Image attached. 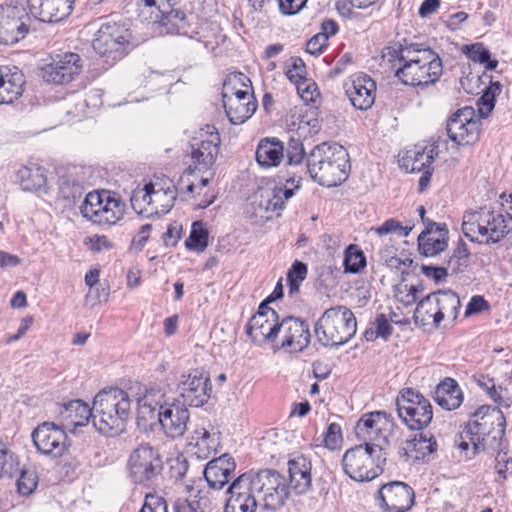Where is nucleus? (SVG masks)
Returning a JSON list of instances; mask_svg holds the SVG:
<instances>
[{
    "label": "nucleus",
    "instance_id": "1",
    "mask_svg": "<svg viewBox=\"0 0 512 512\" xmlns=\"http://www.w3.org/2000/svg\"><path fill=\"white\" fill-rule=\"evenodd\" d=\"M395 62V76L405 85L428 86L435 84L443 74L440 56L431 48H420L417 44L388 48L383 59Z\"/></svg>",
    "mask_w": 512,
    "mask_h": 512
},
{
    "label": "nucleus",
    "instance_id": "2",
    "mask_svg": "<svg viewBox=\"0 0 512 512\" xmlns=\"http://www.w3.org/2000/svg\"><path fill=\"white\" fill-rule=\"evenodd\" d=\"M307 170L320 185H340L347 179L350 171L349 154L338 143L323 142L309 153Z\"/></svg>",
    "mask_w": 512,
    "mask_h": 512
},
{
    "label": "nucleus",
    "instance_id": "3",
    "mask_svg": "<svg viewBox=\"0 0 512 512\" xmlns=\"http://www.w3.org/2000/svg\"><path fill=\"white\" fill-rule=\"evenodd\" d=\"M128 393L112 387L101 390L93 401V425L103 435L113 437L125 431L130 414Z\"/></svg>",
    "mask_w": 512,
    "mask_h": 512
},
{
    "label": "nucleus",
    "instance_id": "4",
    "mask_svg": "<svg viewBox=\"0 0 512 512\" xmlns=\"http://www.w3.org/2000/svg\"><path fill=\"white\" fill-rule=\"evenodd\" d=\"M462 232L471 242L492 245L501 242L509 230L501 212L484 206L464 213Z\"/></svg>",
    "mask_w": 512,
    "mask_h": 512
},
{
    "label": "nucleus",
    "instance_id": "5",
    "mask_svg": "<svg viewBox=\"0 0 512 512\" xmlns=\"http://www.w3.org/2000/svg\"><path fill=\"white\" fill-rule=\"evenodd\" d=\"M357 322L346 306L326 309L314 326L317 341L324 347H337L347 343L356 333Z\"/></svg>",
    "mask_w": 512,
    "mask_h": 512
},
{
    "label": "nucleus",
    "instance_id": "6",
    "mask_svg": "<svg viewBox=\"0 0 512 512\" xmlns=\"http://www.w3.org/2000/svg\"><path fill=\"white\" fill-rule=\"evenodd\" d=\"M386 453L378 444L364 443L348 449L342 458L346 475L352 480L364 482L378 477L384 470Z\"/></svg>",
    "mask_w": 512,
    "mask_h": 512
},
{
    "label": "nucleus",
    "instance_id": "7",
    "mask_svg": "<svg viewBox=\"0 0 512 512\" xmlns=\"http://www.w3.org/2000/svg\"><path fill=\"white\" fill-rule=\"evenodd\" d=\"M305 156L303 143L300 139L290 138L287 145L276 137L262 138L255 152L257 163L263 168L277 167L286 157V165L290 171L303 172L302 162Z\"/></svg>",
    "mask_w": 512,
    "mask_h": 512
},
{
    "label": "nucleus",
    "instance_id": "8",
    "mask_svg": "<svg viewBox=\"0 0 512 512\" xmlns=\"http://www.w3.org/2000/svg\"><path fill=\"white\" fill-rule=\"evenodd\" d=\"M506 419L503 412L489 405L480 406L464 426V435L473 446L472 454L485 449V438L492 435L494 441H500L505 435Z\"/></svg>",
    "mask_w": 512,
    "mask_h": 512
},
{
    "label": "nucleus",
    "instance_id": "9",
    "mask_svg": "<svg viewBox=\"0 0 512 512\" xmlns=\"http://www.w3.org/2000/svg\"><path fill=\"white\" fill-rule=\"evenodd\" d=\"M163 461L159 451L148 443L135 447L127 460L128 477L134 484L151 487L161 477Z\"/></svg>",
    "mask_w": 512,
    "mask_h": 512
},
{
    "label": "nucleus",
    "instance_id": "10",
    "mask_svg": "<svg viewBox=\"0 0 512 512\" xmlns=\"http://www.w3.org/2000/svg\"><path fill=\"white\" fill-rule=\"evenodd\" d=\"M125 203L107 190L89 192L80 211L83 217L98 225H115L125 214Z\"/></svg>",
    "mask_w": 512,
    "mask_h": 512
},
{
    "label": "nucleus",
    "instance_id": "11",
    "mask_svg": "<svg viewBox=\"0 0 512 512\" xmlns=\"http://www.w3.org/2000/svg\"><path fill=\"white\" fill-rule=\"evenodd\" d=\"M396 407L399 418L411 430H422L433 419L430 401L413 388H405L399 392Z\"/></svg>",
    "mask_w": 512,
    "mask_h": 512
},
{
    "label": "nucleus",
    "instance_id": "12",
    "mask_svg": "<svg viewBox=\"0 0 512 512\" xmlns=\"http://www.w3.org/2000/svg\"><path fill=\"white\" fill-rule=\"evenodd\" d=\"M248 474L252 490L261 496L260 505L263 509L275 511L284 505L289 491L283 475L272 469Z\"/></svg>",
    "mask_w": 512,
    "mask_h": 512
},
{
    "label": "nucleus",
    "instance_id": "13",
    "mask_svg": "<svg viewBox=\"0 0 512 512\" xmlns=\"http://www.w3.org/2000/svg\"><path fill=\"white\" fill-rule=\"evenodd\" d=\"M131 31L117 23L103 24L93 40L94 50L113 61L121 59L130 47Z\"/></svg>",
    "mask_w": 512,
    "mask_h": 512
},
{
    "label": "nucleus",
    "instance_id": "14",
    "mask_svg": "<svg viewBox=\"0 0 512 512\" xmlns=\"http://www.w3.org/2000/svg\"><path fill=\"white\" fill-rule=\"evenodd\" d=\"M31 437L38 452L52 458L64 456L70 446L65 428L54 422L39 424Z\"/></svg>",
    "mask_w": 512,
    "mask_h": 512
},
{
    "label": "nucleus",
    "instance_id": "15",
    "mask_svg": "<svg viewBox=\"0 0 512 512\" xmlns=\"http://www.w3.org/2000/svg\"><path fill=\"white\" fill-rule=\"evenodd\" d=\"M285 186L261 188L253 195V205L262 211H279L284 208L285 201L294 195V190L299 188L302 179L297 171H287Z\"/></svg>",
    "mask_w": 512,
    "mask_h": 512
},
{
    "label": "nucleus",
    "instance_id": "16",
    "mask_svg": "<svg viewBox=\"0 0 512 512\" xmlns=\"http://www.w3.org/2000/svg\"><path fill=\"white\" fill-rule=\"evenodd\" d=\"M177 392L184 406L200 407L208 402L212 392L209 375L197 369L182 374L177 383Z\"/></svg>",
    "mask_w": 512,
    "mask_h": 512
},
{
    "label": "nucleus",
    "instance_id": "17",
    "mask_svg": "<svg viewBox=\"0 0 512 512\" xmlns=\"http://www.w3.org/2000/svg\"><path fill=\"white\" fill-rule=\"evenodd\" d=\"M281 322L278 314L266 302H262L258 311L246 325V334L256 344L274 341L280 334Z\"/></svg>",
    "mask_w": 512,
    "mask_h": 512
},
{
    "label": "nucleus",
    "instance_id": "18",
    "mask_svg": "<svg viewBox=\"0 0 512 512\" xmlns=\"http://www.w3.org/2000/svg\"><path fill=\"white\" fill-rule=\"evenodd\" d=\"M447 134L458 145H473L480 137V121L471 107L457 110L447 122Z\"/></svg>",
    "mask_w": 512,
    "mask_h": 512
},
{
    "label": "nucleus",
    "instance_id": "19",
    "mask_svg": "<svg viewBox=\"0 0 512 512\" xmlns=\"http://www.w3.org/2000/svg\"><path fill=\"white\" fill-rule=\"evenodd\" d=\"M24 8L16 5H0V44L13 45L23 39L29 28Z\"/></svg>",
    "mask_w": 512,
    "mask_h": 512
},
{
    "label": "nucleus",
    "instance_id": "20",
    "mask_svg": "<svg viewBox=\"0 0 512 512\" xmlns=\"http://www.w3.org/2000/svg\"><path fill=\"white\" fill-rule=\"evenodd\" d=\"M82 70V61L78 54L66 52L57 55L52 62L42 68L45 82L63 85L71 82Z\"/></svg>",
    "mask_w": 512,
    "mask_h": 512
},
{
    "label": "nucleus",
    "instance_id": "21",
    "mask_svg": "<svg viewBox=\"0 0 512 512\" xmlns=\"http://www.w3.org/2000/svg\"><path fill=\"white\" fill-rule=\"evenodd\" d=\"M380 506L385 512H407L415 503L413 488L402 481L383 484L378 492Z\"/></svg>",
    "mask_w": 512,
    "mask_h": 512
},
{
    "label": "nucleus",
    "instance_id": "22",
    "mask_svg": "<svg viewBox=\"0 0 512 512\" xmlns=\"http://www.w3.org/2000/svg\"><path fill=\"white\" fill-rule=\"evenodd\" d=\"M229 497L225 505V512H254L260 500L249 480V474L244 473L237 477L228 487Z\"/></svg>",
    "mask_w": 512,
    "mask_h": 512
},
{
    "label": "nucleus",
    "instance_id": "23",
    "mask_svg": "<svg viewBox=\"0 0 512 512\" xmlns=\"http://www.w3.org/2000/svg\"><path fill=\"white\" fill-rule=\"evenodd\" d=\"M220 136L214 126H206L199 139L191 144V157L198 171H207L219 153Z\"/></svg>",
    "mask_w": 512,
    "mask_h": 512
},
{
    "label": "nucleus",
    "instance_id": "24",
    "mask_svg": "<svg viewBox=\"0 0 512 512\" xmlns=\"http://www.w3.org/2000/svg\"><path fill=\"white\" fill-rule=\"evenodd\" d=\"M344 90L356 109L367 110L375 101L376 83L367 74L357 73L350 76L344 82Z\"/></svg>",
    "mask_w": 512,
    "mask_h": 512
},
{
    "label": "nucleus",
    "instance_id": "25",
    "mask_svg": "<svg viewBox=\"0 0 512 512\" xmlns=\"http://www.w3.org/2000/svg\"><path fill=\"white\" fill-rule=\"evenodd\" d=\"M190 414L184 404L166 403L160 406L158 421L164 434L172 439L180 438L187 430Z\"/></svg>",
    "mask_w": 512,
    "mask_h": 512
},
{
    "label": "nucleus",
    "instance_id": "26",
    "mask_svg": "<svg viewBox=\"0 0 512 512\" xmlns=\"http://www.w3.org/2000/svg\"><path fill=\"white\" fill-rule=\"evenodd\" d=\"M280 333L283 335L281 347L289 352H301L310 343L309 325L298 318L286 317L281 321Z\"/></svg>",
    "mask_w": 512,
    "mask_h": 512
},
{
    "label": "nucleus",
    "instance_id": "27",
    "mask_svg": "<svg viewBox=\"0 0 512 512\" xmlns=\"http://www.w3.org/2000/svg\"><path fill=\"white\" fill-rule=\"evenodd\" d=\"M29 12L42 22H60L70 15L74 0H27Z\"/></svg>",
    "mask_w": 512,
    "mask_h": 512
},
{
    "label": "nucleus",
    "instance_id": "28",
    "mask_svg": "<svg viewBox=\"0 0 512 512\" xmlns=\"http://www.w3.org/2000/svg\"><path fill=\"white\" fill-rule=\"evenodd\" d=\"M437 450L434 436L428 432H421L412 439L404 441L399 447L398 454L406 462L415 463L424 461Z\"/></svg>",
    "mask_w": 512,
    "mask_h": 512
},
{
    "label": "nucleus",
    "instance_id": "29",
    "mask_svg": "<svg viewBox=\"0 0 512 512\" xmlns=\"http://www.w3.org/2000/svg\"><path fill=\"white\" fill-rule=\"evenodd\" d=\"M235 469L234 458L229 454H223L209 461L203 474L210 488L220 490L229 483Z\"/></svg>",
    "mask_w": 512,
    "mask_h": 512
},
{
    "label": "nucleus",
    "instance_id": "30",
    "mask_svg": "<svg viewBox=\"0 0 512 512\" xmlns=\"http://www.w3.org/2000/svg\"><path fill=\"white\" fill-rule=\"evenodd\" d=\"M26 83L23 72L16 66L0 67V104H10L24 91Z\"/></svg>",
    "mask_w": 512,
    "mask_h": 512
},
{
    "label": "nucleus",
    "instance_id": "31",
    "mask_svg": "<svg viewBox=\"0 0 512 512\" xmlns=\"http://www.w3.org/2000/svg\"><path fill=\"white\" fill-rule=\"evenodd\" d=\"M389 423L387 414L383 411H374L363 415L355 425V433L359 440L370 443L380 439L382 431Z\"/></svg>",
    "mask_w": 512,
    "mask_h": 512
},
{
    "label": "nucleus",
    "instance_id": "32",
    "mask_svg": "<svg viewBox=\"0 0 512 512\" xmlns=\"http://www.w3.org/2000/svg\"><path fill=\"white\" fill-rule=\"evenodd\" d=\"M290 485L296 493L302 494L309 490L312 484L311 463L303 455L288 461Z\"/></svg>",
    "mask_w": 512,
    "mask_h": 512
},
{
    "label": "nucleus",
    "instance_id": "33",
    "mask_svg": "<svg viewBox=\"0 0 512 512\" xmlns=\"http://www.w3.org/2000/svg\"><path fill=\"white\" fill-rule=\"evenodd\" d=\"M434 148L416 145L414 148L406 151L405 155L399 160L400 166L407 172H421L430 169V164L434 160Z\"/></svg>",
    "mask_w": 512,
    "mask_h": 512
},
{
    "label": "nucleus",
    "instance_id": "34",
    "mask_svg": "<svg viewBox=\"0 0 512 512\" xmlns=\"http://www.w3.org/2000/svg\"><path fill=\"white\" fill-rule=\"evenodd\" d=\"M434 400L445 410H455L463 402V393L452 378H445L439 383L434 391Z\"/></svg>",
    "mask_w": 512,
    "mask_h": 512
},
{
    "label": "nucleus",
    "instance_id": "35",
    "mask_svg": "<svg viewBox=\"0 0 512 512\" xmlns=\"http://www.w3.org/2000/svg\"><path fill=\"white\" fill-rule=\"evenodd\" d=\"M435 293H431L421 299L414 311V321L416 324L426 326L433 324L439 326L443 320V311L439 310Z\"/></svg>",
    "mask_w": 512,
    "mask_h": 512
},
{
    "label": "nucleus",
    "instance_id": "36",
    "mask_svg": "<svg viewBox=\"0 0 512 512\" xmlns=\"http://www.w3.org/2000/svg\"><path fill=\"white\" fill-rule=\"evenodd\" d=\"M223 106L229 121L234 124H242L256 111L255 101H240L230 94H223Z\"/></svg>",
    "mask_w": 512,
    "mask_h": 512
},
{
    "label": "nucleus",
    "instance_id": "37",
    "mask_svg": "<svg viewBox=\"0 0 512 512\" xmlns=\"http://www.w3.org/2000/svg\"><path fill=\"white\" fill-rule=\"evenodd\" d=\"M165 394L159 388H150L138 399V418L144 421L157 418L160 406L166 405Z\"/></svg>",
    "mask_w": 512,
    "mask_h": 512
},
{
    "label": "nucleus",
    "instance_id": "38",
    "mask_svg": "<svg viewBox=\"0 0 512 512\" xmlns=\"http://www.w3.org/2000/svg\"><path fill=\"white\" fill-rule=\"evenodd\" d=\"M60 416L67 422L66 427L76 428L86 425L91 418L93 419V408L82 400H73L64 405Z\"/></svg>",
    "mask_w": 512,
    "mask_h": 512
},
{
    "label": "nucleus",
    "instance_id": "39",
    "mask_svg": "<svg viewBox=\"0 0 512 512\" xmlns=\"http://www.w3.org/2000/svg\"><path fill=\"white\" fill-rule=\"evenodd\" d=\"M417 240L421 255L425 257L436 256L448 247V229L442 228V231L436 234L420 233Z\"/></svg>",
    "mask_w": 512,
    "mask_h": 512
},
{
    "label": "nucleus",
    "instance_id": "40",
    "mask_svg": "<svg viewBox=\"0 0 512 512\" xmlns=\"http://www.w3.org/2000/svg\"><path fill=\"white\" fill-rule=\"evenodd\" d=\"M18 178L24 191L39 192L46 188L47 177L44 169L39 166L21 168Z\"/></svg>",
    "mask_w": 512,
    "mask_h": 512
},
{
    "label": "nucleus",
    "instance_id": "41",
    "mask_svg": "<svg viewBox=\"0 0 512 512\" xmlns=\"http://www.w3.org/2000/svg\"><path fill=\"white\" fill-rule=\"evenodd\" d=\"M435 294L439 310L443 311V320L445 318L455 320L461 306L458 295L451 290L438 291Z\"/></svg>",
    "mask_w": 512,
    "mask_h": 512
},
{
    "label": "nucleus",
    "instance_id": "42",
    "mask_svg": "<svg viewBox=\"0 0 512 512\" xmlns=\"http://www.w3.org/2000/svg\"><path fill=\"white\" fill-rule=\"evenodd\" d=\"M462 51L471 61L485 65V70H494L498 66V61L491 59L490 51L483 43L465 45Z\"/></svg>",
    "mask_w": 512,
    "mask_h": 512
},
{
    "label": "nucleus",
    "instance_id": "43",
    "mask_svg": "<svg viewBox=\"0 0 512 512\" xmlns=\"http://www.w3.org/2000/svg\"><path fill=\"white\" fill-rule=\"evenodd\" d=\"M216 439L205 428L196 429L190 437L189 445L198 449L199 458H208L215 449Z\"/></svg>",
    "mask_w": 512,
    "mask_h": 512
},
{
    "label": "nucleus",
    "instance_id": "44",
    "mask_svg": "<svg viewBox=\"0 0 512 512\" xmlns=\"http://www.w3.org/2000/svg\"><path fill=\"white\" fill-rule=\"evenodd\" d=\"M144 192L145 193L142 198L143 201L147 202L148 204L153 202H164L162 205V212H168L176 199V193L174 190H171L169 187L167 190H155L153 184L151 183L144 186Z\"/></svg>",
    "mask_w": 512,
    "mask_h": 512
},
{
    "label": "nucleus",
    "instance_id": "45",
    "mask_svg": "<svg viewBox=\"0 0 512 512\" xmlns=\"http://www.w3.org/2000/svg\"><path fill=\"white\" fill-rule=\"evenodd\" d=\"M153 23H160L167 28L168 33H177L184 28L185 14L179 10H171L167 13L158 10L155 17H150Z\"/></svg>",
    "mask_w": 512,
    "mask_h": 512
},
{
    "label": "nucleus",
    "instance_id": "46",
    "mask_svg": "<svg viewBox=\"0 0 512 512\" xmlns=\"http://www.w3.org/2000/svg\"><path fill=\"white\" fill-rule=\"evenodd\" d=\"M185 246L188 250L203 252L208 246V231L202 221H196L192 224L189 237L185 240Z\"/></svg>",
    "mask_w": 512,
    "mask_h": 512
},
{
    "label": "nucleus",
    "instance_id": "47",
    "mask_svg": "<svg viewBox=\"0 0 512 512\" xmlns=\"http://www.w3.org/2000/svg\"><path fill=\"white\" fill-rule=\"evenodd\" d=\"M501 92V84L491 82L477 101L478 112L481 117H487L495 107L496 97Z\"/></svg>",
    "mask_w": 512,
    "mask_h": 512
},
{
    "label": "nucleus",
    "instance_id": "48",
    "mask_svg": "<svg viewBox=\"0 0 512 512\" xmlns=\"http://www.w3.org/2000/svg\"><path fill=\"white\" fill-rule=\"evenodd\" d=\"M307 276V265L296 260L287 273V282L289 286V295L294 296L299 293L300 284Z\"/></svg>",
    "mask_w": 512,
    "mask_h": 512
},
{
    "label": "nucleus",
    "instance_id": "49",
    "mask_svg": "<svg viewBox=\"0 0 512 512\" xmlns=\"http://www.w3.org/2000/svg\"><path fill=\"white\" fill-rule=\"evenodd\" d=\"M366 265V258L363 252L355 246L350 245L345 253L344 266L345 271L350 273H358Z\"/></svg>",
    "mask_w": 512,
    "mask_h": 512
},
{
    "label": "nucleus",
    "instance_id": "50",
    "mask_svg": "<svg viewBox=\"0 0 512 512\" xmlns=\"http://www.w3.org/2000/svg\"><path fill=\"white\" fill-rule=\"evenodd\" d=\"M18 472L19 463L15 455L11 451L0 447V478H12L16 476Z\"/></svg>",
    "mask_w": 512,
    "mask_h": 512
},
{
    "label": "nucleus",
    "instance_id": "51",
    "mask_svg": "<svg viewBox=\"0 0 512 512\" xmlns=\"http://www.w3.org/2000/svg\"><path fill=\"white\" fill-rule=\"evenodd\" d=\"M412 227L402 226L400 222L395 219H388L382 225L371 228V231L376 233L378 236H383L389 233H396L401 237H406L411 232Z\"/></svg>",
    "mask_w": 512,
    "mask_h": 512
},
{
    "label": "nucleus",
    "instance_id": "52",
    "mask_svg": "<svg viewBox=\"0 0 512 512\" xmlns=\"http://www.w3.org/2000/svg\"><path fill=\"white\" fill-rule=\"evenodd\" d=\"M139 512H168L165 499L155 493H148Z\"/></svg>",
    "mask_w": 512,
    "mask_h": 512
},
{
    "label": "nucleus",
    "instance_id": "53",
    "mask_svg": "<svg viewBox=\"0 0 512 512\" xmlns=\"http://www.w3.org/2000/svg\"><path fill=\"white\" fill-rule=\"evenodd\" d=\"M20 476L17 479V490L21 495H30L37 486L35 474L33 472L20 470Z\"/></svg>",
    "mask_w": 512,
    "mask_h": 512
},
{
    "label": "nucleus",
    "instance_id": "54",
    "mask_svg": "<svg viewBox=\"0 0 512 512\" xmlns=\"http://www.w3.org/2000/svg\"><path fill=\"white\" fill-rule=\"evenodd\" d=\"M490 387L488 388L489 397L498 405L509 408L512 404V399L508 394V390L499 386L496 388L492 379H489Z\"/></svg>",
    "mask_w": 512,
    "mask_h": 512
},
{
    "label": "nucleus",
    "instance_id": "55",
    "mask_svg": "<svg viewBox=\"0 0 512 512\" xmlns=\"http://www.w3.org/2000/svg\"><path fill=\"white\" fill-rule=\"evenodd\" d=\"M294 84L297 87L298 94L305 102H315L319 96L316 83L309 82L306 78Z\"/></svg>",
    "mask_w": 512,
    "mask_h": 512
},
{
    "label": "nucleus",
    "instance_id": "56",
    "mask_svg": "<svg viewBox=\"0 0 512 512\" xmlns=\"http://www.w3.org/2000/svg\"><path fill=\"white\" fill-rule=\"evenodd\" d=\"M291 67L287 70L286 76L292 83H298L306 78V67L304 61L299 57L291 58Z\"/></svg>",
    "mask_w": 512,
    "mask_h": 512
},
{
    "label": "nucleus",
    "instance_id": "57",
    "mask_svg": "<svg viewBox=\"0 0 512 512\" xmlns=\"http://www.w3.org/2000/svg\"><path fill=\"white\" fill-rule=\"evenodd\" d=\"M495 462L496 473L501 482H504L508 478L507 471L512 469V458L507 456V452L499 451L496 455Z\"/></svg>",
    "mask_w": 512,
    "mask_h": 512
},
{
    "label": "nucleus",
    "instance_id": "58",
    "mask_svg": "<svg viewBox=\"0 0 512 512\" xmlns=\"http://www.w3.org/2000/svg\"><path fill=\"white\" fill-rule=\"evenodd\" d=\"M324 445L329 449H335L342 441L341 427L337 423H331L324 435Z\"/></svg>",
    "mask_w": 512,
    "mask_h": 512
},
{
    "label": "nucleus",
    "instance_id": "59",
    "mask_svg": "<svg viewBox=\"0 0 512 512\" xmlns=\"http://www.w3.org/2000/svg\"><path fill=\"white\" fill-rule=\"evenodd\" d=\"M327 36L317 33L306 44V51L311 55H319L327 47Z\"/></svg>",
    "mask_w": 512,
    "mask_h": 512
},
{
    "label": "nucleus",
    "instance_id": "60",
    "mask_svg": "<svg viewBox=\"0 0 512 512\" xmlns=\"http://www.w3.org/2000/svg\"><path fill=\"white\" fill-rule=\"evenodd\" d=\"M372 324L375 327L376 333L384 340H387L392 334V326L385 314H378Z\"/></svg>",
    "mask_w": 512,
    "mask_h": 512
},
{
    "label": "nucleus",
    "instance_id": "61",
    "mask_svg": "<svg viewBox=\"0 0 512 512\" xmlns=\"http://www.w3.org/2000/svg\"><path fill=\"white\" fill-rule=\"evenodd\" d=\"M246 82H250V80L242 73L234 74L229 76L227 80L223 84V94H230L234 97L235 91L238 89L237 84H241L242 86H246Z\"/></svg>",
    "mask_w": 512,
    "mask_h": 512
},
{
    "label": "nucleus",
    "instance_id": "62",
    "mask_svg": "<svg viewBox=\"0 0 512 512\" xmlns=\"http://www.w3.org/2000/svg\"><path fill=\"white\" fill-rule=\"evenodd\" d=\"M404 290L399 289L397 293L398 300L404 305L408 306L417 301L418 293L421 289L415 285H404Z\"/></svg>",
    "mask_w": 512,
    "mask_h": 512
},
{
    "label": "nucleus",
    "instance_id": "63",
    "mask_svg": "<svg viewBox=\"0 0 512 512\" xmlns=\"http://www.w3.org/2000/svg\"><path fill=\"white\" fill-rule=\"evenodd\" d=\"M280 12L283 15H295L306 4L307 0H277Z\"/></svg>",
    "mask_w": 512,
    "mask_h": 512
},
{
    "label": "nucleus",
    "instance_id": "64",
    "mask_svg": "<svg viewBox=\"0 0 512 512\" xmlns=\"http://www.w3.org/2000/svg\"><path fill=\"white\" fill-rule=\"evenodd\" d=\"M421 272L427 277L433 279L435 282H441L448 276L446 267L422 265Z\"/></svg>",
    "mask_w": 512,
    "mask_h": 512
}]
</instances>
